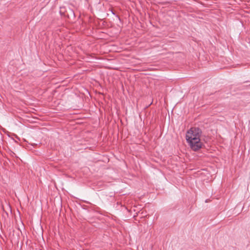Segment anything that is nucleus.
I'll return each instance as SVG.
<instances>
[{
    "label": "nucleus",
    "mask_w": 250,
    "mask_h": 250,
    "mask_svg": "<svg viewBox=\"0 0 250 250\" xmlns=\"http://www.w3.org/2000/svg\"><path fill=\"white\" fill-rule=\"evenodd\" d=\"M202 133L199 128L191 127L186 133V140L193 151H197L202 146L200 140Z\"/></svg>",
    "instance_id": "1"
}]
</instances>
